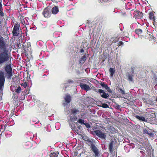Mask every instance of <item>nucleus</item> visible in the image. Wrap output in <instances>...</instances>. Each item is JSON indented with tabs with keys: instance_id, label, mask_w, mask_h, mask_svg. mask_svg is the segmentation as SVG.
Segmentation results:
<instances>
[{
	"instance_id": "1",
	"label": "nucleus",
	"mask_w": 157,
	"mask_h": 157,
	"mask_svg": "<svg viewBox=\"0 0 157 157\" xmlns=\"http://www.w3.org/2000/svg\"><path fill=\"white\" fill-rule=\"evenodd\" d=\"M0 48L3 51L0 53V65L7 61L9 59V55L7 50L6 43L4 39L0 35Z\"/></svg>"
},
{
	"instance_id": "2",
	"label": "nucleus",
	"mask_w": 157,
	"mask_h": 157,
	"mask_svg": "<svg viewBox=\"0 0 157 157\" xmlns=\"http://www.w3.org/2000/svg\"><path fill=\"white\" fill-rule=\"evenodd\" d=\"M20 25L18 24H14L12 31L13 35V36H17L20 35L21 36L22 31L21 30H20Z\"/></svg>"
},
{
	"instance_id": "3",
	"label": "nucleus",
	"mask_w": 157,
	"mask_h": 157,
	"mask_svg": "<svg viewBox=\"0 0 157 157\" xmlns=\"http://www.w3.org/2000/svg\"><path fill=\"white\" fill-rule=\"evenodd\" d=\"M7 74V78L8 79H11L13 76L12 68L10 65H7L5 68Z\"/></svg>"
},
{
	"instance_id": "4",
	"label": "nucleus",
	"mask_w": 157,
	"mask_h": 157,
	"mask_svg": "<svg viewBox=\"0 0 157 157\" xmlns=\"http://www.w3.org/2000/svg\"><path fill=\"white\" fill-rule=\"evenodd\" d=\"M42 14L45 18L50 17L52 14L51 8L48 7L45 8L43 10Z\"/></svg>"
},
{
	"instance_id": "5",
	"label": "nucleus",
	"mask_w": 157,
	"mask_h": 157,
	"mask_svg": "<svg viewBox=\"0 0 157 157\" xmlns=\"http://www.w3.org/2000/svg\"><path fill=\"white\" fill-rule=\"evenodd\" d=\"M135 32L138 35L140 34L143 33H145L146 34L145 36H144L145 37H146L147 36L146 35V33H147V32H148L147 28L145 27H142L141 29H136L135 30Z\"/></svg>"
},
{
	"instance_id": "6",
	"label": "nucleus",
	"mask_w": 157,
	"mask_h": 157,
	"mask_svg": "<svg viewBox=\"0 0 157 157\" xmlns=\"http://www.w3.org/2000/svg\"><path fill=\"white\" fill-rule=\"evenodd\" d=\"M5 78L3 72L0 71V89H1L3 87L5 82Z\"/></svg>"
},
{
	"instance_id": "7",
	"label": "nucleus",
	"mask_w": 157,
	"mask_h": 157,
	"mask_svg": "<svg viewBox=\"0 0 157 157\" xmlns=\"http://www.w3.org/2000/svg\"><path fill=\"white\" fill-rule=\"evenodd\" d=\"M94 133L98 137L101 139H105V134L100 130H96L94 131Z\"/></svg>"
},
{
	"instance_id": "8",
	"label": "nucleus",
	"mask_w": 157,
	"mask_h": 157,
	"mask_svg": "<svg viewBox=\"0 0 157 157\" xmlns=\"http://www.w3.org/2000/svg\"><path fill=\"white\" fill-rule=\"evenodd\" d=\"M133 14L136 19H140L143 17V14L139 10L135 11L134 12Z\"/></svg>"
},
{
	"instance_id": "9",
	"label": "nucleus",
	"mask_w": 157,
	"mask_h": 157,
	"mask_svg": "<svg viewBox=\"0 0 157 157\" xmlns=\"http://www.w3.org/2000/svg\"><path fill=\"white\" fill-rule=\"evenodd\" d=\"M99 93L100 94V96L103 98L107 99L109 96L108 93H106L104 91L101 89H98Z\"/></svg>"
},
{
	"instance_id": "10",
	"label": "nucleus",
	"mask_w": 157,
	"mask_h": 157,
	"mask_svg": "<svg viewBox=\"0 0 157 157\" xmlns=\"http://www.w3.org/2000/svg\"><path fill=\"white\" fill-rule=\"evenodd\" d=\"M91 150L94 152L95 157H98L100 151L95 146L92 147L91 148Z\"/></svg>"
},
{
	"instance_id": "11",
	"label": "nucleus",
	"mask_w": 157,
	"mask_h": 157,
	"mask_svg": "<svg viewBox=\"0 0 157 157\" xmlns=\"http://www.w3.org/2000/svg\"><path fill=\"white\" fill-rule=\"evenodd\" d=\"M79 86L81 88V89L85 91H89L91 90V88L90 86L86 84L83 83H80Z\"/></svg>"
},
{
	"instance_id": "12",
	"label": "nucleus",
	"mask_w": 157,
	"mask_h": 157,
	"mask_svg": "<svg viewBox=\"0 0 157 157\" xmlns=\"http://www.w3.org/2000/svg\"><path fill=\"white\" fill-rule=\"evenodd\" d=\"M59 9L57 6H54L51 9V13L53 14H56L59 12Z\"/></svg>"
},
{
	"instance_id": "13",
	"label": "nucleus",
	"mask_w": 157,
	"mask_h": 157,
	"mask_svg": "<svg viewBox=\"0 0 157 157\" xmlns=\"http://www.w3.org/2000/svg\"><path fill=\"white\" fill-rule=\"evenodd\" d=\"M116 142L113 141H111L109 145V149L110 152L113 151V146L115 145Z\"/></svg>"
},
{
	"instance_id": "14",
	"label": "nucleus",
	"mask_w": 157,
	"mask_h": 157,
	"mask_svg": "<svg viewBox=\"0 0 157 157\" xmlns=\"http://www.w3.org/2000/svg\"><path fill=\"white\" fill-rule=\"evenodd\" d=\"M86 59V54H85L82 56L79 60V63L81 65L83 64Z\"/></svg>"
},
{
	"instance_id": "15",
	"label": "nucleus",
	"mask_w": 157,
	"mask_h": 157,
	"mask_svg": "<svg viewBox=\"0 0 157 157\" xmlns=\"http://www.w3.org/2000/svg\"><path fill=\"white\" fill-rule=\"evenodd\" d=\"M86 144L90 146V148H92V147L95 146L93 141H91L90 139L86 142Z\"/></svg>"
},
{
	"instance_id": "16",
	"label": "nucleus",
	"mask_w": 157,
	"mask_h": 157,
	"mask_svg": "<svg viewBox=\"0 0 157 157\" xmlns=\"http://www.w3.org/2000/svg\"><path fill=\"white\" fill-rule=\"evenodd\" d=\"M135 117L139 120L143 121L146 122L147 120L145 119V117L143 116H140L137 115L135 116Z\"/></svg>"
},
{
	"instance_id": "17",
	"label": "nucleus",
	"mask_w": 157,
	"mask_h": 157,
	"mask_svg": "<svg viewBox=\"0 0 157 157\" xmlns=\"http://www.w3.org/2000/svg\"><path fill=\"white\" fill-rule=\"evenodd\" d=\"M64 100L67 103L70 102L71 100V98L70 95H67L66 96Z\"/></svg>"
},
{
	"instance_id": "18",
	"label": "nucleus",
	"mask_w": 157,
	"mask_h": 157,
	"mask_svg": "<svg viewBox=\"0 0 157 157\" xmlns=\"http://www.w3.org/2000/svg\"><path fill=\"white\" fill-rule=\"evenodd\" d=\"M59 152L58 151L53 152L50 154V157H57L58 155Z\"/></svg>"
},
{
	"instance_id": "19",
	"label": "nucleus",
	"mask_w": 157,
	"mask_h": 157,
	"mask_svg": "<svg viewBox=\"0 0 157 157\" xmlns=\"http://www.w3.org/2000/svg\"><path fill=\"white\" fill-rule=\"evenodd\" d=\"M110 75L111 77H113L114 73L115 72V70L114 68L111 67L109 69Z\"/></svg>"
},
{
	"instance_id": "20",
	"label": "nucleus",
	"mask_w": 157,
	"mask_h": 157,
	"mask_svg": "<svg viewBox=\"0 0 157 157\" xmlns=\"http://www.w3.org/2000/svg\"><path fill=\"white\" fill-rule=\"evenodd\" d=\"M149 17L150 19L152 20H155V17L154 16V14L153 12H150L149 14Z\"/></svg>"
},
{
	"instance_id": "21",
	"label": "nucleus",
	"mask_w": 157,
	"mask_h": 157,
	"mask_svg": "<svg viewBox=\"0 0 157 157\" xmlns=\"http://www.w3.org/2000/svg\"><path fill=\"white\" fill-rule=\"evenodd\" d=\"M100 3L102 4H106L109 3L112 1V0H98Z\"/></svg>"
},
{
	"instance_id": "22",
	"label": "nucleus",
	"mask_w": 157,
	"mask_h": 157,
	"mask_svg": "<svg viewBox=\"0 0 157 157\" xmlns=\"http://www.w3.org/2000/svg\"><path fill=\"white\" fill-rule=\"evenodd\" d=\"M79 112V111L76 108H74L71 109V112L75 116L76 115L77 113Z\"/></svg>"
},
{
	"instance_id": "23",
	"label": "nucleus",
	"mask_w": 157,
	"mask_h": 157,
	"mask_svg": "<svg viewBox=\"0 0 157 157\" xmlns=\"http://www.w3.org/2000/svg\"><path fill=\"white\" fill-rule=\"evenodd\" d=\"M134 75H130V74H128L127 75L128 80L132 82L133 81V78L132 77Z\"/></svg>"
},
{
	"instance_id": "24",
	"label": "nucleus",
	"mask_w": 157,
	"mask_h": 157,
	"mask_svg": "<svg viewBox=\"0 0 157 157\" xmlns=\"http://www.w3.org/2000/svg\"><path fill=\"white\" fill-rule=\"evenodd\" d=\"M100 85L102 87L105 88V89L106 88H108V85L105 84V83L104 82H101L100 83Z\"/></svg>"
},
{
	"instance_id": "25",
	"label": "nucleus",
	"mask_w": 157,
	"mask_h": 157,
	"mask_svg": "<svg viewBox=\"0 0 157 157\" xmlns=\"http://www.w3.org/2000/svg\"><path fill=\"white\" fill-rule=\"evenodd\" d=\"M21 90V87L20 86H18L17 89H16L15 90V93H17L18 94H19Z\"/></svg>"
},
{
	"instance_id": "26",
	"label": "nucleus",
	"mask_w": 157,
	"mask_h": 157,
	"mask_svg": "<svg viewBox=\"0 0 157 157\" xmlns=\"http://www.w3.org/2000/svg\"><path fill=\"white\" fill-rule=\"evenodd\" d=\"M82 139L86 142L90 139L89 137L86 135L82 136Z\"/></svg>"
},
{
	"instance_id": "27",
	"label": "nucleus",
	"mask_w": 157,
	"mask_h": 157,
	"mask_svg": "<svg viewBox=\"0 0 157 157\" xmlns=\"http://www.w3.org/2000/svg\"><path fill=\"white\" fill-rule=\"evenodd\" d=\"M2 11L3 9L2 5H0V15L2 17H3L4 15V14Z\"/></svg>"
},
{
	"instance_id": "28",
	"label": "nucleus",
	"mask_w": 157,
	"mask_h": 157,
	"mask_svg": "<svg viewBox=\"0 0 157 157\" xmlns=\"http://www.w3.org/2000/svg\"><path fill=\"white\" fill-rule=\"evenodd\" d=\"M78 122L79 123L81 124H84V120L83 119H78Z\"/></svg>"
},
{
	"instance_id": "29",
	"label": "nucleus",
	"mask_w": 157,
	"mask_h": 157,
	"mask_svg": "<svg viewBox=\"0 0 157 157\" xmlns=\"http://www.w3.org/2000/svg\"><path fill=\"white\" fill-rule=\"evenodd\" d=\"M119 92L121 93V94H125V91L121 88H119Z\"/></svg>"
},
{
	"instance_id": "30",
	"label": "nucleus",
	"mask_w": 157,
	"mask_h": 157,
	"mask_svg": "<svg viewBox=\"0 0 157 157\" xmlns=\"http://www.w3.org/2000/svg\"><path fill=\"white\" fill-rule=\"evenodd\" d=\"M102 107L105 108H109V105L105 103H103L102 104Z\"/></svg>"
},
{
	"instance_id": "31",
	"label": "nucleus",
	"mask_w": 157,
	"mask_h": 157,
	"mask_svg": "<svg viewBox=\"0 0 157 157\" xmlns=\"http://www.w3.org/2000/svg\"><path fill=\"white\" fill-rule=\"evenodd\" d=\"M143 132L144 134H147V133L148 132L147 130L146 129H144L143 131Z\"/></svg>"
},
{
	"instance_id": "32",
	"label": "nucleus",
	"mask_w": 157,
	"mask_h": 157,
	"mask_svg": "<svg viewBox=\"0 0 157 157\" xmlns=\"http://www.w3.org/2000/svg\"><path fill=\"white\" fill-rule=\"evenodd\" d=\"M21 86H23L24 88H26L27 86V84L26 83H22L21 84Z\"/></svg>"
},
{
	"instance_id": "33",
	"label": "nucleus",
	"mask_w": 157,
	"mask_h": 157,
	"mask_svg": "<svg viewBox=\"0 0 157 157\" xmlns=\"http://www.w3.org/2000/svg\"><path fill=\"white\" fill-rule=\"evenodd\" d=\"M134 67H131V75H133L134 74Z\"/></svg>"
},
{
	"instance_id": "34",
	"label": "nucleus",
	"mask_w": 157,
	"mask_h": 157,
	"mask_svg": "<svg viewBox=\"0 0 157 157\" xmlns=\"http://www.w3.org/2000/svg\"><path fill=\"white\" fill-rule=\"evenodd\" d=\"M77 117L76 116H74L72 119V121H76L77 120Z\"/></svg>"
},
{
	"instance_id": "35",
	"label": "nucleus",
	"mask_w": 157,
	"mask_h": 157,
	"mask_svg": "<svg viewBox=\"0 0 157 157\" xmlns=\"http://www.w3.org/2000/svg\"><path fill=\"white\" fill-rule=\"evenodd\" d=\"M123 44V42L121 41H120L118 43V44L117 45V46L119 47L121 46Z\"/></svg>"
},
{
	"instance_id": "36",
	"label": "nucleus",
	"mask_w": 157,
	"mask_h": 157,
	"mask_svg": "<svg viewBox=\"0 0 157 157\" xmlns=\"http://www.w3.org/2000/svg\"><path fill=\"white\" fill-rule=\"evenodd\" d=\"M84 124L85 125L86 127L88 128H89L90 127V124L88 123H84Z\"/></svg>"
},
{
	"instance_id": "37",
	"label": "nucleus",
	"mask_w": 157,
	"mask_h": 157,
	"mask_svg": "<svg viewBox=\"0 0 157 157\" xmlns=\"http://www.w3.org/2000/svg\"><path fill=\"white\" fill-rule=\"evenodd\" d=\"M68 82L69 83H74V81L71 80H69L68 81Z\"/></svg>"
},
{
	"instance_id": "38",
	"label": "nucleus",
	"mask_w": 157,
	"mask_h": 157,
	"mask_svg": "<svg viewBox=\"0 0 157 157\" xmlns=\"http://www.w3.org/2000/svg\"><path fill=\"white\" fill-rule=\"evenodd\" d=\"M106 89L109 92L111 93L112 92V91L109 88V87H108V88H106Z\"/></svg>"
},
{
	"instance_id": "39",
	"label": "nucleus",
	"mask_w": 157,
	"mask_h": 157,
	"mask_svg": "<svg viewBox=\"0 0 157 157\" xmlns=\"http://www.w3.org/2000/svg\"><path fill=\"white\" fill-rule=\"evenodd\" d=\"M147 134L151 136H152L153 135V134L152 132H148Z\"/></svg>"
},
{
	"instance_id": "40",
	"label": "nucleus",
	"mask_w": 157,
	"mask_h": 157,
	"mask_svg": "<svg viewBox=\"0 0 157 157\" xmlns=\"http://www.w3.org/2000/svg\"><path fill=\"white\" fill-rule=\"evenodd\" d=\"M153 24L155 26V25H156V22L155 21V20H153Z\"/></svg>"
},
{
	"instance_id": "41",
	"label": "nucleus",
	"mask_w": 157,
	"mask_h": 157,
	"mask_svg": "<svg viewBox=\"0 0 157 157\" xmlns=\"http://www.w3.org/2000/svg\"><path fill=\"white\" fill-rule=\"evenodd\" d=\"M94 91L96 92H97V93H99V92H98V90H97V89H94Z\"/></svg>"
},
{
	"instance_id": "42",
	"label": "nucleus",
	"mask_w": 157,
	"mask_h": 157,
	"mask_svg": "<svg viewBox=\"0 0 157 157\" xmlns=\"http://www.w3.org/2000/svg\"><path fill=\"white\" fill-rule=\"evenodd\" d=\"M27 92V90H25L24 91H23V93H24V92L25 93V94H28L26 93V92Z\"/></svg>"
},
{
	"instance_id": "43",
	"label": "nucleus",
	"mask_w": 157,
	"mask_h": 157,
	"mask_svg": "<svg viewBox=\"0 0 157 157\" xmlns=\"http://www.w3.org/2000/svg\"><path fill=\"white\" fill-rule=\"evenodd\" d=\"M84 52V50H83V49H81V51H80V52H81V53H83V52Z\"/></svg>"
},
{
	"instance_id": "44",
	"label": "nucleus",
	"mask_w": 157,
	"mask_h": 157,
	"mask_svg": "<svg viewBox=\"0 0 157 157\" xmlns=\"http://www.w3.org/2000/svg\"><path fill=\"white\" fill-rule=\"evenodd\" d=\"M2 0H0V5H2Z\"/></svg>"
},
{
	"instance_id": "45",
	"label": "nucleus",
	"mask_w": 157,
	"mask_h": 157,
	"mask_svg": "<svg viewBox=\"0 0 157 157\" xmlns=\"http://www.w3.org/2000/svg\"><path fill=\"white\" fill-rule=\"evenodd\" d=\"M81 127V126L80 125L79 126H78V128L79 129H80V128Z\"/></svg>"
},
{
	"instance_id": "46",
	"label": "nucleus",
	"mask_w": 157,
	"mask_h": 157,
	"mask_svg": "<svg viewBox=\"0 0 157 157\" xmlns=\"http://www.w3.org/2000/svg\"><path fill=\"white\" fill-rule=\"evenodd\" d=\"M19 45H20V44H18V45H17L18 47H19ZM20 46H21V45H20Z\"/></svg>"
},
{
	"instance_id": "47",
	"label": "nucleus",
	"mask_w": 157,
	"mask_h": 157,
	"mask_svg": "<svg viewBox=\"0 0 157 157\" xmlns=\"http://www.w3.org/2000/svg\"><path fill=\"white\" fill-rule=\"evenodd\" d=\"M80 81V82H83V81H82V80H80V81Z\"/></svg>"
},
{
	"instance_id": "48",
	"label": "nucleus",
	"mask_w": 157,
	"mask_h": 157,
	"mask_svg": "<svg viewBox=\"0 0 157 157\" xmlns=\"http://www.w3.org/2000/svg\"><path fill=\"white\" fill-rule=\"evenodd\" d=\"M5 126L6 127V124L5 125Z\"/></svg>"
},
{
	"instance_id": "49",
	"label": "nucleus",
	"mask_w": 157,
	"mask_h": 157,
	"mask_svg": "<svg viewBox=\"0 0 157 157\" xmlns=\"http://www.w3.org/2000/svg\"><path fill=\"white\" fill-rule=\"evenodd\" d=\"M5 126L6 127V124L5 125Z\"/></svg>"
}]
</instances>
